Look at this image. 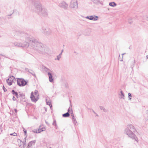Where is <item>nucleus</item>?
<instances>
[{
    "label": "nucleus",
    "instance_id": "49530a36",
    "mask_svg": "<svg viewBox=\"0 0 148 148\" xmlns=\"http://www.w3.org/2000/svg\"><path fill=\"white\" fill-rule=\"evenodd\" d=\"M14 111L15 112V113H17V110L16 109V108H15L14 109Z\"/></svg>",
    "mask_w": 148,
    "mask_h": 148
},
{
    "label": "nucleus",
    "instance_id": "473e14b6",
    "mask_svg": "<svg viewBox=\"0 0 148 148\" xmlns=\"http://www.w3.org/2000/svg\"><path fill=\"white\" fill-rule=\"evenodd\" d=\"M23 132L24 133L25 136H26V137H27V130H26L24 129V130H23Z\"/></svg>",
    "mask_w": 148,
    "mask_h": 148
},
{
    "label": "nucleus",
    "instance_id": "680f3d73",
    "mask_svg": "<svg viewBox=\"0 0 148 148\" xmlns=\"http://www.w3.org/2000/svg\"><path fill=\"white\" fill-rule=\"evenodd\" d=\"M125 54V53H124L122 54V56H123V55H124V54Z\"/></svg>",
    "mask_w": 148,
    "mask_h": 148
},
{
    "label": "nucleus",
    "instance_id": "c9c22d12",
    "mask_svg": "<svg viewBox=\"0 0 148 148\" xmlns=\"http://www.w3.org/2000/svg\"><path fill=\"white\" fill-rule=\"evenodd\" d=\"M3 89V90L4 92H6L7 91V90L5 88L4 86L3 85V87H2Z\"/></svg>",
    "mask_w": 148,
    "mask_h": 148
},
{
    "label": "nucleus",
    "instance_id": "c756f323",
    "mask_svg": "<svg viewBox=\"0 0 148 148\" xmlns=\"http://www.w3.org/2000/svg\"><path fill=\"white\" fill-rule=\"evenodd\" d=\"M57 123H56V121L55 119H53V122L52 125H56Z\"/></svg>",
    "mask_w": 148,
    "mask_h": 148
},
{
    "label": "nucleus",
    "instance_id": "dca6fc26",
    "mask_svg": "<svg viewBox=\"0 0 148 148\" xmlns=\"http://www.w3.org/2000/svg\"><path fill=\"white\" fill-rule=\"evenodd\" d=\"M11 93L14 95V96H15L17 98H19L18 92H16L13 89L12 90Z\"/></svg>",
    "mask_w": 148,
    "mask_h": 148
},
{
    "label": "nucleus",
    "instance_id": "a211bd4d",
    "mask_svg": "<svg viewBox=\"0 0 148 148\" xmlns=\"http://www.w3.org/2000/svg\"><path fill=\"white\" fill-rule=\"evenodd\" d=\"M70 116V113H69L68 112H66V113L63 114H62V116L63 117L66 118L69 117Z\"/></svg>",
    "mask_w": 148,
    "mask_h": 148
},
{
    "label": "nucleus",
    "instance_id": "2f4dec72",
    "mask_svg": "<svg viewBox=\"0 0 148 148\" xmlns=\"http://www.w3.org/2000/svg\"><path fill=\"white\" fill-rule=\"evenodd\" d=\"M46 104L47 105L49 106L50 104H51V102L50 101H47V99H46Z\"/></svg>",
    "mask_w": 148,
    "mask_h": 148
},
{
    "label": "nucleus",
    "instance_id": "4c0bfd02",
    "mask_svg": "<svg viewBox=\"0 0 148 148\" xmlns=\"http://www.w3.org/2000/svg\"><path fill=\"white\" fill-rule=\"evenodd\" d=\"M71 109L72 108L70 107H69L68 109L67 112H68L69 113H70V111H71Z\"/></svg>",
    "mask_w": 148,
    "mask_h": 148
},
{
    "label": "nucleus",
    "instance_id": "f704fd0d",
    "mask_svg": "<svg viewBox=\"0 0 148 148\" xmlns=\"http://www.w3.org/2000/svg\"><path fill=\"white\" fill-rule=\"evenodd\" d=\"M10 135L11 136H16L17 135V134L15 132H14L13 133H11L10 134Z\"/></svg>",
    "mask_w": 148,
    "mask_h": 148
},
{
    "label": "nucleus",
    "instance_id": "58836bf2",
    "mask_svg": "<svg viewBox=\"0 0 148 148\" xmlns=\"http://www.w3.org/2000/svg\"><path fill=\"white\" fill-rule=\"evenodd\" d=\"M38 93V91L37 90H35L34 92V94L35 95H36Z\"/></svg>",
    "mask_w": 148,
    "mask_h": 148
},
{
    "label": "nucleus",
    "instance_id": "864d4df0",
    "mask_svg": "<svg viewBox=\"0 0 148 148\" xmlns=\"http://www.w3.org/2000/svg\"><path fill=\"white\" fill-rule=\"evenodd\" d=\"M85 34V35H89V33L86 34Z\"/></svg>",
    "mask_w": 148,
    "mask_h": 148
},
{
    "label": "nucleus",
    "instance_id": "7c9ffc66",
    "mask_svg": "<svg viewBox=\"0 0 148 148\" xmlns=\"http://www.w3.org/2000/svg\"><path fill=\"white\" fill-rule=\"evenodd\" d=\"M71 114L72 118L75 117L72 109H71Z\"/></svg>",
    "mask_w": 148,
    "mask_h": 148
},
{
    "label": "nucleus",
    "instance_id": "f8f14e48",
    "mask_svg": "<svg viewBox=\"0 0 148 148\" xmlns=\"http://www.w3.org/2000/svg\"><path fill=\"white\" fill-rule=\"evenodd\" d=\"M36 141L35 140L31 141L29 142L26 148H30V147L33 145H34L36 143Z\"/></svg>",
    "mask_w": 148,
    "mask_h": 148
},
{
    "label": "nucleus",
    "instance_id": "4468645a",
    "mask_svg": "<svg viewBox=\"0 0 148 148\" xmlns=\"http://www.w3.org/2000/svg\"><path fill=\"white\" fill-rule=\"evenodd\" d=\"M90 20L96 21L98 20V16L96 15H91L90 17Z\"/></svg>",
    "mask_w": 148,
    "mask_h": 148
},
{
    "label": "nucleus",
    "instance_id": "69168bd1",
    "mask_svg": "<svg viewBox=\"0 0 148 148\" xmlns=\"http://www.w3.org/2000/svg\"><path fill=\"white\" fill-rule=\"evenodd\" d=\"M147 20H148V17H147Z\"/></svg>",
    "mask_w": 148,
    "mask_h": 148
},
{
    "label": "nucleus",
    "instance_id": "aec40b11",
    "mask_svg": "<svg viewBox=\"0 0 148 148\" xmlns=\"http://www.w3.org/2000/svg\"><path fill=\"white\" fill-rule=\"evenodd\" d=\"M19 97L22 98L23 99H25V95L22 93H21L20 92H19Z\"/></svg>",
    "mask_w": 148,
    "mask_h": 148
},
{
    "label": "nucleus",
    "instance_id": "6e6552de",
    "mask_svg": "<svg viewBox=\"0 0 148 148\" xmlns=\"http://www.w3.org/2000/svg\"><path fill=\"white\" fill-rule=\"evenodd\" d=\"M30 98L31 101L34 102H36L39 99V95H38L36 97L33 95V92H32L30 95Z\"/></svg>",
    "mask_w": 148,
    "mask_h": 148
},
{
    "label": "nucleus",
    "instance_id": "bf43d9fd",
    "mask_svg": "<svg viewBox=\"0 0 148 148\" xmlns=\"http://www.w3.org/2000/svg\"><path fill=\"white\" fill-rule=\"evenodd\" d=\"M146 57L147 59H148V55L146 56Z\"/></svg>",
    "mask_w": 148,
    "mask_h": 148
},
{
    "label": "nucleus",
    "instance_id": "6e6d98bb",
    "mask_svg": "<svg viewBox=\"0 0 148 148\" xmlns=\"http://www.w3.org/2000/svg\"><path fill=\"white\" fill-rule=\"evenodd\" d=\"M92 111L93 112V113L95 114H96V112L93 110H92Z\"/></svg>",
    "mask_w": 148,
    "mask_h": 148
},
{
    "label": "nucleus",
    "instance_id": "423d86ee",
    "mask_svg": "<svg viewBox=\"0 0 148 148\" xmlns=\"http://www.w3.org/2000/svg\"><path fill=\"white\" fill-rule=\"evenodd\" d=\"M9 78L7 79L6 82L9 86H11L12 84V83H15L16 78L12 75L9 76Z\"/></svg>",
    "mask_w": 148,
    "mask_h": 148
},
{
    "label": "nucleus",
    "instance_id": "cd10ccee",
    "mask_svg": "<svg viewBox=\"0 0 148 148\" xmlns=\"http://www.w3.org/2000/svg\"><path fill=\"white\" fill-rule=\"evenodd\" d=\"M14 45L15 46L18 47H21V43H19L18 42H16L15 43Z\"/></svg>",
    "mask_w": 148,
    "mask_h": 148
},
{
    "label": "nucleus",
    "instance_id": "338daca9",
    "mask_svg": "<svg viewBox=\"0 0 148 148\" xmlns=\"http://www.w3.org/2000/svg\"><path fill=\"white\" fill-rule=\"evenodd\" d=\"M23 130H24V129H25L23 127Z\"/></svg>",
    "mask_w": 148,
    "mask_h": 148
},
{
    "label": "nucleus",
    "instance_id": "2eb2a0df",
    "mask_svg": "<svg viewBox=\"0 0 148 148\" xmlns=\"http://www.w3.org/2000/svg\"><path fill=\"white\" fill-rule=\"evenodd\" d=\"M92 1L95 4H100L102 5H103V3L102 1H101L100 0H92Z\"/></svg>",
    "mask_w": 148,
    "mask_h": 148
},
{
    "label": "nucleus",
    "instance_id": "a878e982",
    "mask_svg": "<svg viewBox=\"0 0 148 148\" xmlns=\"http://www.w3.org/2000/svg\"><path fill=\"white\" fill-rule=\"evenodd\" d=\"M18 140H19L21 142H22V143L23 145V148H24L25 147V144H26L25 141H22V140H21L20 139H18Z\"/></svg>",
    "mask_w": 148,
    "mask_h": 148
},
{
    "label": "nucleus",
    "instance_id": "393cba45",
    "mask_svg": "<svg viewBox=\"0 0 148 148\" xmlns=\"http://www.w3.org/2000/svg\"><path fill=\"white\" fill-rule=\"evenodd\" d=\"M24 99H23L22 98H21L20 99V103H21L24 105V104L23 103V102H26V101L25 100H24Z\"/></svg>",
    "mask_w": 148,
    "mask_h": 148
},
{
    "label": "nucleus",
    "instance_id": "f03ea898",
    "mask_svg": "<svg viewBox=\"0 0 148 148\" xmlns=\"http://www.w3.org/2000/svg\"><path fill=\"white\" fill-rule=\"evenodd\" d=\"M29 41L32 43V45L34 49L39 53L43 54L45 52V46L42 44L35 39H30Z\"/></svg>",
    "mask_w": 148,
    "mask_h": 148
},
{
    "label": "nucleus",
    "instance_id": "0e129e2a",
    "mask_svg": "<svg viewBox=\"0 0 148 148\" xmlns=\"http://www.w3.org/2000/svg\"><path fill=\"white\" fill-rule=\"evenodd\" d=\"M12 15V14H10V15H8L9 16H10L11 15Z\"/></svg>",
    "mask_w": 148,
    "mask_h": 148
},
{
    "label": "nucleus",
    "instance_id": "ddd939ff",
    "mask_svg": "<svg viewBox=\"0 0 148 148\" xmlns=\"http://www.w3.org/2000/svg\"><path fill=\"white\" fill-rule=\"evenodd\" d=\"M25 70L31 74L32 75L34 76L35 77H36V76L35 73L33 70L29 69H28L27 68H25Z\"/></svg>",
    "mask_w": 148,
    "mask_h": 148
},
{
    "label": "nucleus",
    "instance_id": "f257e3e1",
    "mask_svg": "<svg viewBox=\"0 0 148 148\" xmlns=\"http://www.w3.org/2000/svg\"><path fill=\"white\" fill-rule=\"evenodd\" d=\"M29 1L34 7V12L44 17L47 16V10L45 8H42L40 0H29Z\"/></svg>",
    "mask_w": 148,
    "mask_h": 148
},
{
    "label": "nucleus",
    "instance_id": "f3484780",
    "mask_svg": "<svg viewBox=\"0 0 148 148\" xmlns=\"http://www.w3.org/2000/svg\"><path fill=\"white\" fill-rule=\"evenodd\" d=\"M42 68L44 70V71H46L48 73V72H50L51 70L47 68L46 66L42 65Z\"/></svg>",
    "mask_w": 148,
    "mask_h": 148
},
{
    "label": "nucleus",
    "instance_id": "4d7b16f0",
    "mask_svg": "<svg viewBox=\"0 0 148 148\" xmlns=\"http://www.w3.org/2000/svg\"><path fill=\"white\" fill-rule=\"evenodd\" d=\"M131 46H130L129 47V48L130 49H131Z\"/></svg>",
    "mask_w": 148,
    "mask_h": 148
},
{
    "label": "nucleus",
    "instance_id": "13d9d810",
    "mask_svg": "<svg viewBox=\"0 0 148 148\" xmlns=\"http://www.w3.org/2000/svg\"><path fill=\"white\" fill-rule=\"evenodd\" d=\"M63 51H64V50L63 49H62L61 51V52H62V53L63 52Z\"/></svg>",
    "mask_w": 148,
    "mask_h": 148
},
{
    "label": "nucleus",
    "instance_id": "de8ad7c7",
    "mask_svg": "<svg viewBox=\"0 0 148 148\" xmlns=\"http://www.w3.org/2000/svg\"><path fill=\"white\" fill-rule=\"evenodd\" d=\"M55 126V128L56 129H58V127L57 125H54Z\"/></svg>",
    "mask_w": 148,
    "mask_h": 148
},
{
    "label": "nucleus",
    "instance_id": "20e7f679",
    "mask_svg": "<svg viewBox=\"0 0 148 148\" xmlns=\"http://www.w3.org/2000/svg\"><path fill=\"white\" fill-rule=\"evenodd\" d=\"M21 34H23V35L25 38L26 42H24L23 43H21V47L23 48L28 47L29 45L31 44L32 45V43L30 42L29 40L31 39H34L30 37V36L26 33H23Z\"/></svg>",
    "mask_w": 148,
    "mask_h": 148
},
{
    "label": "nucleus",
    "instance_id": "c03bdc74",
    "mask_svg": "<svg viewBox=\"0 0 148 148\" xmlns=\"http://www.w3.org/2000/svg\"><path fill=\"white\" fill-rule=\"evenodd\" d=\"M50 107V108L51 110L52 109V104H50V105L49 106Z\"/></svg>",
    "mask_w": 148,
    "mask_h": 148
},
{
    "label": "nucleus",
    "instance_id": "09e8293b",
    "mask_svg": "<svg viewBox=\"0 0 148 148\" xmlns=\"http://www.w3.org/2000/svg\"><path fill=\"white\" fill-rule=\"evenodd\" d=\"M44 108H45V112H47V108H46L45 107H44Z\"/></svg>",
    "mask_w": 148,
    "mask_h": 148
},
{
    "label": "nucleus",
    "instance_id": "72a5a7b5",
    "mask_svg": "<svg viewBox=\"0 0 148 148\" xmlns=\"http://www.w3.org/2000/svg\"><path fill=\"white\" fill-rule=\"evenodd\" d=\"M132 18H130L128 20V22L130 24H131L132 23Z\"/></svg>",
    "mask_w": 148,
    "mask_h": 148
},
{
    "label": "nucleus",
    "instance_id": "4be33fe9",
    "mask_svg": "<svg viewBox=\"0 0 148 148\" xmlns=\"http://www.w3.org/2000/svg\"><path fill=\"white\" fill-rule=\"evenodd\" d=\"M72 120L73 123L74 125L75 126L77 125V122L75 118V117L72 118Z\"/></svg>",
    "mask_w": 148,
    "mask_h": 148
},
{
    "label": "nucleus",
    "instance_id": "052dcab7",
    "mask_svg": "<svg viewBox=\"0 0 148 148\" xmlns=\"http://www.w3.org/2000/svg\"><path fill=\"white\" fill-rule=\"evenodd\" d=\"M70 102H71L70 101ZM70 106H71V102H70Z\"/></svg>",
    "mask_w": 148,
    "mask_h": 148
},
{
    "label": "nucleus",
    "instance_id": "412c9836",
    "mask_svg": "<svg viewBox=\"0 0 148 148\" xmlns=\"http://www.w3.org/2000/svg\"><path fill=\"white\" fill-rule=\"evenodd\" d=\"M120 96H121V99H124L125 97V95L124 93L123 92V91L122 90H121L120 91Z\"/></svg>",
    "mask_w": 148,
    "mask_h": 148
},
{
    "label": "nucleus",
    "instance_id": "e433bc0d",
    "mask_svg": "<svg viewBox=\"0 0 148 148\" xmlns=\"http://www.w3.org/2000/svg\"><path fill=\"white\" fill-rule=\"evenodd\" d=\"M61 58V56L58 55L57 56V59L56 58L55 59V60H60V59Z\"/></svg>",
    "mask_w": 148,
    "mask_h": 148
},
{
    "label": "nucleus",
    "instance_id": "1a4fd4ad",
    "mask_svg": "<svg viewBox=\"0 0 148 148\" xmlns=\"http://www.w3.org/2000/svg\"><path fill=\"white\" fill-rule=\"evenodd\" d=\"M69 7L71 8L77 9L78 8L77 1H72L70 3Z\"/></svg>",
    "mask_w": 148,
    "mask_h": 148
},
{
    "label": "nucleus",
    "instance_id": "39448f33",
    "mask_svg": "<svg viewBox=\"0 0 148 148\" xmlns=\"http://www.w3.org/2000/svg\"><path fill=\"white\" fill-rule=\"evenodd\" d=\"M17 85L20 87L24 86L27 85L28 81L26 80L23 78H16Z\"/></svg>",
    "mask_w": 148,
    "mask_h": 148
},
{
    "label": "nucleus",
    "instance_id": "6ab92c4d",
    "mask_svg": "<svg viewBox=\"0 0 148 148\" xmlns=\"http://www.w3.org/2000/svg\"><path fill=\"white\" fill-rule=\"evenodd\" d=\"M109 5L112 7H114L116 6L117 4L114 2H112L109 3Z\"/></svg>",
    "mask_w": 148,
    "mask_h": 148
},
{
    "label": "nucleus",
    "instance_id": "0eeeda50",
    "mask_svg": "<svg viewBox=\"0 0 148 148\" xmlns=\"http://www.w3.org/2000/svg\"><path fill=\"white\" fill-rule=\"evenodd\" d=\"M58 6L65 10H66L68 9V4L64 1H62L59 3Z\"/></svg>",
    "mask_w": 148,
    "mask_h": 148
},
{
    "label": "nucleus",
    "instance_id": "8fccbe9b",
    "mask_svg": "<svg viewBox=\"0 0 148 148\" xmlns=\"http://www.w3.org/2000/svg\"><path fill=\"white\" fill-rule=\"evenodd\" d=\"M27 137H26V136H25V137L24 139V141H25V142L26 141V139Z\"/></svg>",
    "mask_w": 148,
    "mask_h": 148
},
{
    "label": "nucleus",
    "instance_id": "9d476101",
    "mask_svg": "<svg viewBox=\"0 0 148 148\" xmlns=\"http://www.w3.org/2000/svg\"><path fill=\"white\" fill-rule=\"evenodd\" d=\"M42 29L43 31V33L46 35H49L51 34V31L49 29L42 27Z\"/></svg>",
    "mask_w": 148,
    "mask_h": 148
},
{
    "label": "nucleus",
    "instance_id": "774afa93",
    "mask_svg": "<svg viewBox=\"0 0 148 148\" xmlns=\"http://www.w3.org/2000/svg\"><path fill=\"white\" fill-rule=\"evenodd\" d=\"M120 61H123V60H122H122H120Z\"/></svg>",
    "mask_w": 148,
    "mask_h": 148
},
{
    "label": "nucleus",
    "instance_id": "b1692460",
    "mask_svg": "<svg viewBox=\"0 0 148 148\" xmlns=\"http://www.w3.org/2000/svg\"><path fill=\"white\" fill-rule=\"evenodd\" d=\"M99 107H100V109L101 110H103L104 112H106L108 111V110H107L104 107L101 106H100Z\"/></svg>",
    "mask_w": 148,
    "mask_h": 148
},
{
    "label": "nucleus",
    "instance_id": "ea45409f",
    "mask_svg": "<svg viewBox=\"0 0 148 148\" xmlns=\"http://www.w3.org/2000/svg\"><path fill=\"white\" fill-rule=\"evenodd\" d=\"M0 130H1V132H2L3 131V127L2 124H1L0 125Z\"/></svg>",
    "mask_w": 148,
    "mask_h": 148
},
{
    "label": "nucleus",
    "instance_id": "603ef678",
    "mask_svg": "<svg viewBox=\"0 0 148 148\" xmlns=\"http://www.w3.org/2000/svg\"><path fill=\"white\" fill-rule=\"evenodd\" d=\"M62 54V53L61 52L60 54L59 55H60V56H61V55Z\"/></svg>",
    "mask_w": 148,
    "mask_h": 148
},
{
    "label": "nucleus",
    "instance_id": "9b49d317",
    "mask_svg": "<svg viewBox=\"0 0 148 148\" xmlns=\"http://www.w3.org/2000/svg\"><path fill=\"white\" fill-rule=\"evenodd\" d=\"M48 75L49 77V81L51 82H52L54 80L53 76L52 74L50 72H48Z\"/></svg>",
    "mask_w": 148,
    "mask_h": 148
},
{
    "label": "nucleus",
    "instance_id": "a19ab883",
    "mask_svg": "<svg viewBox=\"0 0 148 148\" xmlns=\"http://www.w3.org/2000/svg\"><path fill=\"white\" fill-rule=\"evenodd\" d=\"M65 87L66 88H67L68 87V85L67 83H66L65 84Z\"/></svg>",
    "mask_w": 148,
    "mask_h": 148
},
{
    "label": "nucleus",
    "instance_id": "3c124183",
    "mask_svg": "<svg viewBox=\"0 0 148 148\" xmlns=\"http://www.w3.org/2000/svg\"><path fill=\"white\" fill-rule=\"evenodd\" d=\"M0 56H4V55H2L1 54H0Z\"/></svg>",
    "mask_w": 148,
    "mask_h": 148
},
{
    "label": "nucleus",
    "instance_id": "5fc2aeb1",
    "mask_svg": "<svg viewBox=\"0 0 148 148\" xmlns=\"http://www.w3.org/2000/svg\"><path fill=\"white\" fill-rule=\"evenodd\" d=\"M146 112L147 114L148 115V110H146Z\"/></svg>",
    "mask_w": 148,
    "mask_h": 148
},
{
    "label": "nucleus",
    "instance_id": "7ed1b4c3",
    "mask_svg": "<svg viewBox=\"0 0 148 148\" xmlns=\"http://www.w3.org/2000/svg\"><path fill=\"white\" fill-rule=\"evenodd\" d=\"M136 131V129L132 124L128 125L127 127L125 130V134L127 135L129 137L138 142V138L134 133Z\"/></svg>",
    "mask_w": 148,
    "mask_h": 148
},
{
    "label": "nucleus",
    "instance_id": "bb28decb",
    "mask_svg": "<svg viewBox=\"0 0 148 148\" xmlns=\"http://www.w3.org/2000/svg\"><path fill=\"white\" fill-rule=\"evenodd\" d=\"M34 133H40V132L39 131V130H38V129H34L32 131Z\"/></svg>",
    "mask_w": 148,
    "mask_h": 148
},
{
    "label": "nucleus",
    "instance_id": "c85d7f7f",
    "mask_svg": "<svg viewBox=\"0 0 148 148\" xmlns=\"http://www.w3.org/2000/svg\"><path fill=\"white\" fill-rule=\"evenodd\" d=\"M128 97L129 98V100H130L132 99V94L131 93H128Z\"/></svg>",
    "mask_w": 148,
    "mask_h": 148
},
{
    "label": "nucleus",
    "instance_id": "5701e85b",
    "mask_svg": "<svg viewBox=\"0 0 148 148\" xmlns=\"http://www.w3.org/2000/svg\"><path fill=\"white\" fill-rule=\"evenodd\" d=\"M41 126H40L39 127V129H38V130L40 132V133L41 132L45 130L46 128L45 127H43L42 128L40 127Z\"/></svg>",
    "mask_w": 148,
    "mask_h": 148
},
{
    "label": "nucleus",
    "instance_id": "e2e57ef3",
    "mask_svg": "<svg viewBox=\"0 0 148 148\" xmlns=\"http://www.w3.org/2000/svg\"><path fill=\"white\" fill-rule=\"evenodd\" d=\"M0 95H1V92H0Z\"/></svg>",
    "mask_w": 148,
    "mask_h": 148
},
{
    "label": "nucleus",
    "instance_id": "a18cd8bd",
    "mask_svg": "<svg viewBox=\"0 0 148 148\" xmlns=\"http://www.w3.org/2000/svg\"><path fill=\"white\" fill-rule=\"evenodd\" d=\"M90 16H87L86 17V18H87V19H89L90 20Z\"/></svg>",
    "mask_w": 148,
    "mask_h": 148
},
{
    "label": "nucleus",
    "instance_id": "79ce46f5",
    "mask_svg": "<svg viewBox=\"0 0 148 148\" xmlns=\"http://www.w3.org/2000/svg\"><path fill=\"white\" fill-rule=\"evenodd\" d=\"M12 100L13 101H16V99L15 98L14 96H13Z\"/></svg>",
    "mask_w": 148,
    "mask_h": 148
},
{
    "label": "nucleus",
    "instance_id": "37998d69",
    "mask_svg": "<svg viewBox=\"0 0 148 148\" xmlns=\"http://www.w3.org/2000/svg\"><path fill=\"white\" fill-rule=\"evenodd\" d=\"M45 122L46 123L48 126H49L50 125V124L48 123V122L46 121H45Z\"/></svg>",
    "mask_w": 148,
    "mask_h": 148
}]
</instances>
